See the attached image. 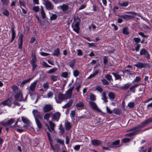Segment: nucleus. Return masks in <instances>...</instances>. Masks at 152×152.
I'll return each mask as SVG.
<instances>
[{
    "mask_svg": "<svg viewBox=\"0 0 152 152\" xmlns=\"http://www.w3.org/2000/svg\"><path fill=\"white\" fill-rule=\"evenodd\" d=\"M74 88V87H71L66 91L64 94L60 93L58 95L57 98H55L56 102L58 103H60L64 100L70 98L71 97L72 91Z\"/></svg>",
    "mask_w": 152,
    "mask_h": 152,
    "instance_id": "1",
    "label": "nucleus"
},
{
    "mask_svg": "<svg viewBox=\"0 0 152 152\" xmlns=\"http://www.w3.org/2000/svg\"><path fill=\"white\" fill-rule=\"evenodd\" d=\"M18 120L19 119H18L15 124L13 126H11V127L21 132L23 131V130L22 128L23 126L20 124L21 123V122H18Z\"/></svg>",
    "mask_w": 152,
    "mask_h": 152,
    "instance_id": "2",
    "label": "nucleus"
},
{
    "mask_svg": "<svg viewBox=\"0 0 152 152\" xmlns=\"http://www.w3.org/2000/svg\"><path fill=\"white\" fill-rule=\"evenodd\" d=\"M27 95L25 99H23V95L22 92L20 91L18 92L17 94L15 95V99L16 101H25L26 100Z\"/></svg>",
    "mask_w": 152,
    "mask_h": 152,
    "instance_id": "3",
    "label": "nucleus"
},
{
    "mask_svg": "<svg viewBox=\"0 0 152 152\" xmlns=\"http://www.w3.org/2000/svg\"><path fill=\"white\" fill-rule=\"evenodd\" d=\"M43 3L48 10H52L53 9L54 6L48 0H42Z\"/></svg>",
    "mask_w": 152,
    "mask_h": 152,
    "instance_id": "4",
    "label": "nucleus"
},
{
    "mask_svg": "<svg viewBox=\"0 0 152 152\" xmlns=\"http://www.w3.org/2000/svg\"><path fill=\"white\" fill-rule=\"evenodd\" d=\"M13 103V98L12 96H10L7 100H4L1 103V105H3V106L7 105L10 107Z\"/></svg>",
    "mask_w": 152,
    "mask_h": 152,
    "instance_id": "5",
    "label": "nucleus"
},
{
    "mask_svg": "<svg viewBox=\"0 0 152 152\" xmlns=\"http://www.w3.org/2000/svg\"><path fill=\"white\" fill-rule=\"evenodd\" d=\"M79 25V23L78 22H73L72 25L73 31L77 33H78L79 32L80 29Z\"/></svg>",
    "mask_w": 152,
    "mask_h": 152,
    "instance_id": "6",
    "label": "nucleus"
},
{
    "mask_svg": "<svg viewBox=\"0 0 152 152\" xmlns=\"http://www.w3.org/2000/svg\"><path fill=\"white\" fill-rule=\"evenodd\" d=\"M60 113L58 112L54 113L52 116V120L53 121H56L58 122L60 116Z\"/></svg>",
    "mask_w": 152,
    "mask_h": 152,
    "instance_id": "7",
    "label": "nucleus"
},
{
    "mask_svg": "<svg viewBox=\"0 0 152 152\" xmlns=\"http://www.w3.org/2000/svg\"><path fill=\"white\" fill-rule=\"evenodd\" d=\"M49 124L50 128L48 124H46L49 131L51 132L54 131V129L56 126L55 124L51 121H49Z\"/></svg>",
    "mask_w": 152,
    "mask_h": 152,
    "instance_id": "8",
    "label": "nucleus"
},
{
    "mask_svg": "<svg viewBox=\"0 0 152 152\" xmlns=\"http://www.w3.org/2000/svg\"><path fill=\"white\" fill-rule=\"evenodd\" d=\"M37 84L36 81H35L31 84L29 88V93L31 94V92H33L35 90V87Z\"/></svg>",
    "mask_w": 152,
    "mask_h": 152,
    "instance_id": "9",
    "label": "nucleus"
},
{
    "mask_svg": "<svg viewBox=\"0 0 152 152\" xmlns=\"http://www.w3.org/2000/svg\"><path fill=\"white\" fill-rule=\"evenodd\" d=\"M53 106L50 104H46L43 107V111L46 113L48 112L53 109Z\"/></svg>",
    "mask_w": 152,
    "mask_h": 152,
    "instance_id": "10",
    "label": "nucleus"
},
{
    "mask_svg": "<svg viewBox=\"0 0 152 152\" xmlns=\"http://www.w3.org/2000/svg\"><path fill=\"white\" fill-rule=\"evenodd\" d=\"M89 104L93 109L98 111H100V110L98 108L96 104L93 102L90 101L89 102Z\"/></svg>",
    "mask_w": 152,
    "mask_h": 152,
    "instance_id": "11",
    "label": "nucleus"
},
{
    "mask_svg": "<svg viewBox=\"0 0 152 152\" xmlns=\"http://www.w3.org/2000/svg\"><path fill=\"white\" fill-rule=\"evenodd\" d=\"M143 126H142V123H141V125L139 126H136L134 128L132 129H131L128 130V131H133V132H135V133H136L137 132L140 131L141 129V128L143 127Z\"/></svg>",
    "mask_w": 152,
    "mask_h": 152,
    "instance_id": "12",
    "label": "nucleus"
},
{
    "mask_svg": "<svg viewBox=\"0 0 152 152\" xmlns=\"http://www.w3.org/2000/svg\"><path fill=\"white\" fill-rule=\"evenodd\" d=\"M92 144L94 146H98L102 143V142L98 140H91Z\"/></svg>",
    "mask_w": 152,
    "mask_h": 152,
    "instance_id": "13",
    "label": "nucleus"
},
{
    "mask_svg": "<svg viewBox=\"0 0 152 152\" xmlns=\"http://www.w3.org/2000/svg\"><path fill=\"white\" fill-rule=\"evenodd\" d=\"M151 122H152V117L142 122V126L144 127Z\"/></svg>",
    "mask_w": 152,
    "mask_h": 152,
    "instance_id": "14",
    "label": "nucleus"
},
{
    "mask_svg": "<svg viewBox=\"0 0 152 152\" xmlns=\"http://www.w3.org/2000/svg\"><path fill=\"white\" fill-rule=\"evenodd\" d=\"M140 54L141 55L147 54V56L146 57L147 58H150V56L148 53L145 49H142L141 50L140 52Z\"/></svg>",
    "mask_w": 152,
    "mask_h": 152,
    "instance_id": "15",
    "label": "nucleus"
},
{
    "mask_svg": "<svg viewBox=\"0 0 152 152\" xmlns=\"http://www.w3.org/2000/svg\"><path fill=\"white\" fill-rule=\"evenodd\" d=\"M32 113L34 115L35 119L38 118V117L39 116V113L37 110H33Z\"/></svg>",
    "mask_w": 152,
    "mask_h": 152,
    "instance_id": "16",
    "label": "nucleus"
},
{
    "mask_svg": "<svg viewBox=\"0 0 152 152\" xmlns=\"http://www.w3.org/2000/svg\"><path fill=\"white\" fill-rule=\"evenodd\" d=\"M111 74L113 75L115 77V80H121V76L119 75L118 73L112 72L111 73Z\"/></svg>",
    "mask_w": 152,
    "mask_h": 152,
    "instance_id": "17",
    "label": "nucleus"
},
{
    "mask_svg": "<svg viewBox=\"0 0 152 152\" xmlns=\"http://www.w3.org/2000/svg\"><path fill=\"white\" fill-rule=\"evenodd\" d=\"M73 101L72 100L69 101L65 105L62 107V108H67L72 105L73 103Z\"/></svg>",
    "mask_w": 152,
    "mask_h": 152,
    "instance_id": "18",
    "label": "nucleus"
},
{
    "mask_svg": "<svg viewBox=\"0 0 152 152\" xmlns=\"http://www.w3.org/2000/svg\"><path fill=\"white\" fill-rule=\"evenodd\" d=\"M134 66L138 68H142L145 66V64L142 63L138 62L134 65Z\"/></svg>",
    "mask_w": 152,
    "mask_h": 152,
    "instance_id": "19",
    "label": "nucleus"
},
{
    "mask_svg": "<svg viewBox=\"0 0 152 152\" xmlns=\"http://www.w3.org/2000/svg\"><path fill=\"white\" fill-rule=\"evenodd\" d=\"M60 7L63 11L67 10L69 8L68 5L65 4H64L60 6Z\"/></svg>",
    "mask_w": 152,
    "mask_h": 152,
    "instance_id": "20",
    "label": "nucleus"
},
{
    "mask_svg": "<svg viewBox=\"0 0 152 152\" xmlns=\"http://www.w3.org/2000/svg\"><path fill=\"white\" fill-rule=\"evenodd\" d=\"M108 96L110 99H111V100H113L115 97V94L113 92H109L108 94Z\"/></svg>",
    "mask_w": 152,
    "mask_h": 152,
    "instance_id": "21",
    "label": "nucleus"
},
{
    "mask_svg": "<svg viewBox=\"0 0 152 152\" xmlns=\"http://www.w3.org/2000/svg\"><path fill=\"white\" fill-rule=\"evenodd\" d=\"M65 127L66 130H69L71 127V125L70 123L68 121L65 123Z\"/></svg>",
    "mask_w": 152,
    "mask_h": 152,
    "instance_id": "22",
    "label": "nucleus"
},
{
    "mask_svg": "<svg viewBox=\"0 0 152 152\" xmlns=\"http://www.w3.org/2000/svg\"><path fill=\"white\" fill-rule=\"evenodd\" d=\"M119 17H120L121 18H123L124 19H126L129 18H134V17L130 15H121L119 16Z\"/></svg>",
    "mask_w": 152,
    "mask_h": 152,
    "instance_id": "23",
    "label": "nucleus"
},
{
    "mask_svg": "<svg viewBox=\"0 0 152 152\" xmlns=\"http://www.w3.org/2000/svg\"><path fill=\"white\" fill-rule=\"evenodd\" d=\"M12 38L10 42H12L14 39L16 35V34L15 31L13 28L12 29Z\"/></svg>",
    "mask_w": 152,
    "mask_h": 152,
    "instance_id": "24",
    "label": "nucleus"
},
{
    "mask_svg": "<svg viewBox=\"0 0 152 152\" xmlns=\"http://www.w3.org/2000/svg\"><path fill=\"white\" fill-rule=\"evenodd\" d=\"M94 88L95 90L101 93L103 91L102 88L99 86L95 87Z\"/></svg>",
    "mask_w": 152,
    "mask_h": 152,
    "instance_id": "25",
    "label": "nucleus"
},
{
    "mask_svg": "<svg viewBox=\"0 0 152 152\" xmlns=\"http://www.w3.org/2000/svg\"><path fill=\"white\" fill-rule=\"evenodd\" d=\"M76 106L77 107H78L79 109H80L84 107V104L83 102H80L76 104Z\"/></svg>",
    "mask_w": 152,
    "mask_h": 152,
    "instance_id": "26",
    "label": "nucleus"
},
{
    "mask_svg": "<svg viewBox=\"0 0 152 152\" xmlns=\"http://www.w3.org/2000/svg\"><path fill=\"white\" fill-rule=\"evenodd\" d=\"M129 2L128 1H125L123 3H119L118 5L119 6L121 7H126L128 5Z\"/></svg>",
    "mask_w": 152,
    "mask_h": 152,
    "instance_id": "27",
    "label": "nucleus"
},
{
    "mask_svg": "<svg viewBox=\"0 0 152 152\" xmlns=\"http://www.w3.org/2000/svg\"><path fill=\"white\" fill-rule=\"evenodd\" d=\"M119 140H117L115 141V142H112L113 145V148H116L117 147H118L119 146H117V145H119Z\"/></svg>",
    "mask_w": 152,
    "mask_h": 152,
    "instance_id": "28",
    "label": "nucleus"
},
{
    "mask_svg": "<svg viewBox=\"0 0 152 152\" xmlns=\"http://www.w3.org/2000/svg\"><path fill=\"white\" fill-rule=\"evenodd\" d=\"M35 120L38 127L40 129L42 128V124L41 123L38 118H36Z\"/></svg>",
    "mask_w": 152,
    "mask_h": 152,
    "instance_id": "29",
    "label": "nucleus"
},
{
    "mask_svg": "<svg viewBox=\"0 0 152 152\" xmlns=\"http://www.w3.org/2000/svg\"><path fill=\"white\" fill-rule=\"evenodd\" d=\"M49 82H46L43 84L42 86L45 89L47 90L49 87Z\"/></svg>",
    "mask_w": 152,
    "mask_h": 152,
    "instance_id": "30",
    "label": "nucleus"
},
{
    "mask_svg": "<svg viewBox=\"0 0 152 152\" xmlns=\"http://www.w3.org/2000/svg\"><path fill=\"white\" fill-rule=\"evenodd\" d=\"M53 95V93L51 91H50L47 94V96H44V98H52Z\"/></svg>",
    "mask_w": 152,
    "mask_h": 152,
    "instance_id": "31",
    "label": "nucleus"
},
{
    "mask_svg": "<svg viewBox=\"0 0 152 152\" xmlns=\"http://www.w3.org/2000/svg\"><path fill=\"white\" fill-rule=\"evenodd\" d=\"M59 51L60 50L58 48L56 49L53 53V55L56 56H58L59 54H60Z\"/></svg>",
    "mask_w": 152,
    "mask_h": 152,
    "instance_id": "32",
    "label": "nucleus"
},
{
    "mask_svg": "<svg viewBox=\"0 0 152 152\" xmlns=\"http://www.w3.org/2000/svg\"><path fill=\"white\" fill-rule=\"evenodd\" d=\"M57 68H56L52 69L47 72L48 73L50 74L54 73L57 70Z\"/></svg>",
    "mask_w": 152,
    "mask_h": 152,
    "instance_id": "33",
    "label": "nucleus"
},
{
    "mask_svg": "<svg viewBox=\"0 0 152 152\" xmlns=\"http://www.w3.org/2000/svg\"><path fill=\"white\" fill-rule=\"evenodd\" d=\"M103 62L104 64L105 65H108L109 66V65L107 64L108 63V60H107V57L106 56H104L103 57Z\"/></svg>",
    "mask_w": 152,
    "mask_h": 152,
    "instance_id": "34",
    "label": "nucleus"
},
{
    "mask_svg": "<svg viewBox=\"0 0 152 152\" xmlns=\"http://www.w3.org/2000/svg\"><path fill=\"white\" fill-rule=\"evenodd\" d=\"M51 113H46L44 116V119L47 121L48 120L49 118L50 117Z\"/></svg>",
    "mask_w": 152,
    "mask_h": 152,
    "instance_id": "35",
    "label": "nucleus"
},
{
    "mask_svg": "<svg viewBox=\"0 0 152 152\" xmlns=\"http://www.w3.org/2000/svg\"><path fill=\"white\" fill-rule=\"evenodd\" d=\"M57 17V15L56 14H52L50 16V19L51 20H56Z\"/></svg>",
    "mask_w": 152,
    "mask_h": 152,
    "instance_id": "36",
    "label": "nucleus"
},
{
    "mask_svg": "<svg viewBox=\"0 0 152 152\" xmlns=\"http://www.w3.org/2000/svg\"><path fill=\"white\" fill-rule=\"evenodd\" d=\"M75 112L74 110L72 111L70 113V117L72 119H75L74 118L75 116Z\"/></svg>",
    "mask_w": 152,
    "mask_h": 152,
    "instance_id": "37",
    "label": "nucleus"
},
{
    "mask_svg": "<svg viewBox=\"0 0 152 152\" xmlns=\"http://www.w3.org/2000/svg\"><path fill=\"white\" fill-rule=\"evenodd\" d=\"M135 105L134 102H130L128 104V106L130 108H132L134 107Z\"/></svg>",
    "mask_w": 152,
    "mask_h": 152,
    "instance_id": "38",
    "label": "nucleus"
},
{
    "mask_svg": "<svg viewBox=\"0 0 152 152\" xmlns=\"http://www.w3.org/2000/svg\"><path fill=\"white\" fill-rule=\"evenodd\" d=\"M41 15L43 19H44L45 18L46 14L42 8L41 10Z\"/></svg>",
    "mask_w": 152,
    "mask_h": 152,
    "instance_id": "39",
    "label": "nucleus"
},
{
    "mask_svg": "<svg viewBox=\"0 0 152 152\" xmlns=\"http://www.w3.org/2000/svg\"><path fill=\"white\" fill-rule=\"evenodd\" d=\"M90 99L93 101H94L96 100V96L94 94H91L90 96Z\"/></svg>",
    "mask_w": 152,
    "mask_h": 152,
    "instance_id": "40",
    "label": "nucleus"
},
{
    "mask_svg": "<svg viewBox=\"0 0 152 152\" xmlns=\"http://www.w3.org/2000/svg\"><path fill=\"white\" fill-rule=\"evenodd\" d=\"M51 79L53 81H56L58 79V76H57L52 75L51 76Z\"/></svg>",
    "mask_w": 152,
    "mask_h": 152,
    "instance_id": "41",
    "label": "nucleus"
},
{
    "mask_svg": "<svg viewBox=\"0 0 152 152\" xmlns=\"http://www.w3.org/2000/svg\"><path fill=\"white\" fill-rule=\"evenodd\" d=\"M12 88L13 90V91L14 92H16L18 91V87L15 85H13L12 86Z\"/></svg>",
    "mask_w": 152,
    "mask_h": 152,
    "instance_id": "42",
    "label": "nucleus"
},
{
    "mask_svg": "<svg viewBox=\"0 0 152 152\" xmlns=\"http://www.w3.org/2000/svg\"><path fill=\"white\" fill-rule=\"evenodd\" d=\"M139 151L140 152H146L147 149L145 148L144 147H142L139 148Z\"/></svg>",
    "mask_w": 152,
    "mask_h": 152,
    "instance_id": "43",
    "label": "nucleus"
},
{
    "mask_svg": "<svg viewBox=\"0 0 152 152\" xmlns=\"http://www.w3.org/2000/svg\"><path fill=\"white\" fill-rule=\"evenodd\" d=\"M113 112L116 114L119 115L120 113V111L117 108H115L113 110Z\"/></svg>",
    "mask_w": 152,
    "mask_h": 152,
    "instance_id": "44",
    "label": "nucleus"
},
{
    "mask_svg": "<svg viewBox=\"0 0 152 152\" xmlns=\"http://www.w3.org/2000/svg\"><path fill=\"white\" fill-rule=\"evenodd\" d=\"M22 121L24 123L27 124L29 123V121L27 118L24 117H22Z\"/></svg>",
    "mask_w": 152,
    "mask_h": 152,
    "instance_id": "45",
    "label": "nucleus"
},
{
    "mask_svg": "<svg viewBox=\"0 0 152 152\" xmlns=\"http://www.w3.org/2000/svg\"><path fill=\"white\" fill-rule=\"evenodd\" d=\"M60 130V132L62 134H63L64 132V128H62V125L61 124L59 128Z\"/></svg>",
    "mask_w": 152,
    "mask_h": 152,
    "instance_id": "46",
    "label": "nucleus"
},
{
    "mask_svg": "<svg viewBox=\"0 0 152 152\" xmlns=\"http://www.w3.org/2000/svg\"><path fill=\"white\" fill-rule=\"evenodd\" d=\"M32 79L31 78H29L28 79L26 80L23 81L21 83V84L22 85H24L28 82H29Z\"/></svg>",
    "mask_w": 152,
    "mask_h": 152,
    "instance_id": "47",
    "label": "nucleus"
},
{
    "mask_svg": "<svg viewBox=\"0 0 152 152\" xmlns=\"http://www.w3.org/2000/svg\"><path fill=\"white\" fill-rule=\"evenodd\" d=\"M15 121V120L13 118H11L10 120L8 121L7 122L8 125H10L12 124Z\"/></svg>",
    "mask_w": 152,
    "mask_h": 152,
    "instance_id": "48",
    "label": "nucleus"
},
{
    "mask_svg": "<svg viewBox=\"0 0 152 152\" xmlns=\"http://www.w3.org/2000/svg\"><path fill=\"white\" fill-rule=\"evenodd\" d=\"M105 77L108 80L110 81L111 80H112V76L109 74H107L106 75Z\"/></svg>",
    "mask_w": 152,
    "mask_h": 152,
    "instance_id": "49",
    "label": "nucleus"
},
{
    "mask_svg": "<svg viewBox=\"0 0 152 152\" xmlns=\"http://www.w3.org/2000/svg\"><path fill=\"white\" fill-rule=\"evenodd\" d=\"M31 64L32 66V71H34L35 69L37 68V66L36 63H31Z\"/></svg>",
    "mask_w": 152,
    "mask_h": 152,
    "instance_id": "50",
    "label": "nucleus"
},
{
    "mask_svg": "<svg viewBox=\"0 0 152 152\" xmlns=\"http://www.w3.org/2000/svg\"><path fill=\"white\" fill-rule=\"evenodd\" d=\"M73 74L75 77H77L79 75V72L77 70H75L73 71Z\"/></svg>",
    "mask_w": 152,
    "mask_h": 152,
    "instance_id": "51",
    "label": "nucleus"
},
{
    "mask_svg": "<svg viewBox=\"0 0 152 152\" xmlns=\"http://www.w3.org/2000/svg\"><path fill=\"white\" fill-rule=\"evenodd\" d=\"M19 3L20 4V7L21 8V6H23V7H25L26 6V4L25 2H22L20 0H19Z\"/></svg>",
    "mask_w": 152,
    "mask_h": 152,
    "instance_id": "52",
    "label": "nucleus"
},
{
    "mask_svg": "<svg viewBox=\"0 0 152 152\" xmlns=\"http://www.w3.org/2000/svg\"><path fill=\"white\" fill-rule=\"evenodd\" d=\"M126 13L131 14L132 15H136L137 16H138V15H139V14H138V13L135 12H132V11L126 12Z\"/></svg>",
    "mask_w": 152,
    "mask_h": 152,
    "instance_id": "53",
    "label": "nucleus"
},
{
    "mask_svg": "<svg viewBox=\"0 0 152 152\" xmlns=\"http://www.w3.org/2000/svg\"><path fill=\"white\" fill-rule=\"evenodd\" d=\"M42 65L46 67H51V66H50L48 64H47V63L45 61H44L42 62Z\"/></svg>",
    "mask_w": 152,
    "mask_h": 152,
    "instance_id": "54",
    "label": "nucleus"
},
{
    "mask_svg": "<svg viewBox=\"0 0 152 152\" xmlns=\"http://www.w3.org/2000/svg\"><path fill=\"white\" fill-rule=\"evenodd\" d=\"M3 13L4 15L6 16L8 15H9V11L7 10L6 9L4 10L3 12Z\"/></svg>",
    "mask_w": 152,
    "mask_h": 152,
    "instance_id": "55",
    "label": "nucleus"
},
{
    "mask_svg": "<svg viewBox=\"0 0 152 152\" xmlns=\"http://www.w3.org/2000/svg\"><path fill=\"white\" fill-rule=\"evenodd\" d=\"M141 80V79L140 77L137 76L135 78L134 80L133 81V82H137L140 81Z\"/></svg>",
    "mask_w": 152,
    "mask_h": 152,
    "instance_id": "56",
    "label": "nucleus"
},
{
    "mask_svg": "<svg viewBox=\"0 0 152 152\" xmlns=\"http://www.w3.org/2000/svg\"><path fill=\"white\" fill-rule=\"evenodd\" d=\"M131 86V84L129 83H128L126 84H124L123 87V88L127 89Z\"/></svg>",
    "mask_w": 152,
    "mask_h": 152,
    "instance_id": "57",
    "label": "nucleus"
},
{
    "mask_svg": "<svg viewBox=\"0 0 152 152\" xmlns=\"http://www.w3.org/2000/svg\"><path fill=\"white\" fill-rule=\"evenodd\" d=\"M133 39L137 43L140 42L141 40L140 38L138 37L134 38Z\"/></svg>",
    "mask_w": 152,
    "mask_h": 152,
    "instance_id": "58",
    "label": "nucleus"
},
{
    "mask_svg": "<svg viewBox=\"0 0 152 152\" xmlns=\"http://www.w3.org/2000/svg\"><path fill=\"white\" fill-rule=\"evenodd\" d=\"M136 133H135V132H132L131 133H130L128 134H127L125 135L126 136L129 137L130 136H132L134 135Z\"/></svg>",
    "mask_w": 152,
    "mask_h": 152,
    "instance_id": "59",
    "label": "nucleus"
},
{
    "mask_svg": "<svg viewBox=\"0 0 152 152\" xmlns=\"http://www.w3.org/2000/svg\"><path fill=\"white\" fill-rule=\"evenodd\" d=\"M129 141L130 139L127 138H124L122 140L123 142L125 143L128 142Z\"/></svg>",
    "mask_w": 152,
    "mask_h": 152,
    "instance_id": "60",
    "label": "nucleus"
},
{
    "mask_svg": "<svg viewBox=\"0 0 152 152\" xmlns=\"http://www.w3.org/2000/svg\"><path fill=\"white\" fill-rule=\"evenodd\" d=\"M77 55L78 56H82L83 54V53L80 49H79L77 50Z\"/></svg>",
    "mask_w": 152,
    "mask_h": 152,
    "instance_id": "61",
    "label": "nucleus"
},
{
    "mask_svg": "<svg viewBox=\"0 0 152 152\" xmlns=\"http://www.w3.org/2000/svg\"><path fill=\"white\" fill-rule=\"evenodd\" d=\"M101 81L104 85H107L108 84V82L105 79H103Z\"/></svg>",
    "mask_w": 152,
    "mask_h": 152,
    "instance_id": "62",
    "label": "nucleus"
},
{
    "mask_svg": "<svg viewBox=\"0 0 152 152\" xmlns=\"http://www.w3.org/2000/svg\"><path fill=\"white\" fill-rule=\"evenodd\" d=\"M18 43L19 48L20 49L22 48L23 44V41H18Z\"/></svg>",
    "mask_w": 152,
    "mask_h": 152,
    "instance_id": "63",
    "label": "nucleus"
},
{
    "mask_svg": "<svg viewBox=\"0 0 152 152\" xmlns=\"http://www.w3.org/2000/svg\"><path fill=\"white\" fill-rule=\"evenodd\" d=\"M80 148V145H76L74 147V149L75 150L77 151L79 150Z\"/></svg>",
    "mask_w": 152,
    "mask_h": 152,
    "instance_id": "64",
    "label": "nucleus"
}]
</instances>
